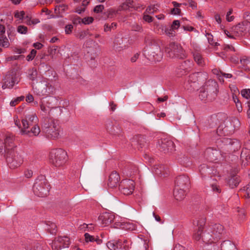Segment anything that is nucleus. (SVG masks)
<instances>
[{
  "instance_id": "34",
  "label": "nucleus",
  "mask_w": 250,
  "mask_h": 250,
  "mask_svg": "<svg viewBox=\"0 0 250 250\" xmlns=\"http://www.w3.org/2000/svg\"><path fill=\"white\" fill-rule=\"evenodd\" d=\"M46 83H41L35 88L37 94L40 96H45L42 92L46 90Z\"/></svg>"
},
{
  "instance_id": "52",
  "label": "nucleus",
  "mask_w": 250,
  "mask_h": 250,
  "mask_svg": "<svg viewBox=\"0 0 250 250\" xmlns=\"http://www.w3.org/2000/svg\"><path fill=\"white\" fill-rule=\"evenodd\" d=\"M154 169L155 170V172L156 174L161 175L165 174L164 173V171H163V170H164L163 166L160 165V166H155L154 167Z\"/></svg>"
},
{
  "instance_id": "48",
  "label": "nucleus",
  "mask_w": 250,
  "mask_h": 250,
  "mask_svg": "<svg viewBox=\"0 0 250 250\" xmlns=\"http://www.w3.org/2000/svg\"><path fill=\"white\" fill-rule=\"evenodd\" d=\"M117 24L116 22H112L110 25L106 23L104 25V31L106 32L111 31L112 29L116 28Z\"/></svg>"
},
{
  "instance_id": "30",
  "label": "nucleus",
  "mask_w": 250,
  "mask_h": 250,
  "mask_svg": "<svg viewBox=\"0 0 250 250\" xmlns=\"http://www.w3.org/2000/svg\"><path fill=\"white\" fill-rule=\"evenodd\" d=\"M208 95H209L208 94L207 92H206V90L205 89L204 87H203V88L200 90V91L199 92V99L204 103L213 101L212 100H210L209 98Z\"/></svg>"
},
{
  "instance_id": "64",
  "label": "nucleus",
  "mask_w": 250,
  "mask_h": 250,
  "mask_svg": "<svg viewBox=\"0 0 250 250\" xmlns=\"http://www.w3.org/2000/svg\"><path fill=\"white\" fill-rule=\"evenodd\" d=\"M172 250H192L191 249H188L185 248V247L180 245V244H176Z\"/></svg>"
},
{
  "instance_id": "13",
  "label": "nucleus",
  "mask_w": 250,
  "mask_h": 250,
  "mask_svg": "<svg viewBox=\"0 0 250 250\" xmlns=\"http://www.w3.org/2000/svg\"><path fill=\"white\" fill-rule=\"evenodd\" d=\"M19 82L18 77L17 76L15 72H11L7 74L3 79V84L2 88L4 89L5 88H11L15 83Z\"/></svg>"
},
{
  "instance_id": "36",
  "label": "nucleus",
  "mask_w": 250,
  "mask_h": 250,
  "mask_svg": "<svg viewBox=\"0 0 250 250\" xmlns=\"http://www.w3.org/2000/svg\"><path fill=\"white\" fill-rule=\"evenodd\" d=\"M121 245L119 246V248H121L123 250H129L131 248V242L130 240H125L123 242L120 241Z\"/></svg>"
},
{
  "instance_id": "15",
  "label": "nucleus",
  "mask_w": 250,
  "mask_h": 250,
  "mask_svg": "<svg viewBox=\"0 0 250 250\" xmlns=\"http://www.w3.org/2000/svg\"><path fill=\"white\" fill-rule=\"evenodd\" d=\"M190 185L189 177L186 175L178 176L175 181V187L187 189Z\"/></svg>"
},
{
  "instance_id": "7",
  "label": "nucleus",
  "mask_w": 250,
  "mask_h": 250,
  "mask_svg": "<svg viewBox=\"0 0 250 250\" xmlns=\"http://www.w3.org/2000/svg\"><path fill=\"white\" fill-rule=\"evenodd\" d=\"M5 157L9 167L12 169L20 167L23 162L21 156L15 150H11L5 153Z\"/></svg>"
},
{
  "instance_id": "63",
  "label": "nucleus",
  "mask_w": 250,
  "mask_h": 250,
  "mask_svg": "<svg viewBox=\"0 0 250 250\" xmlns=\"http://www.w3.org/2000/svg\"><path fill=\"white\" fill-rule=\"evenodd\" d=\"M223 49L226 52L228 51H235L234 47L231 45H224L223 46Z\"/></svg>"
},
{
  "instance_id": "40",
  "label": "nucleus",
  "mask_w": 250,
  "mask_h": 250,
  "mask_svg": "<svg viewBox=\"0 0 250 250\" xmlns=\"http://www.w3.org/2000/svg\"><path fill=\"white\" fill-rule=\"evenodd\" d=\"M240 61L243 68L245 70H248L249 68L248 66V64L250 63L249 58L244 56L240 59Z\"/></svg>"
},
{
  "instance_id": "5",
  "label": "nucleus",
  "mask_w": 250,
  "mask_h": 250,
  "mask_svg": "<svg viewBox=\"0 0 250 250\" xmlns=\"http://www.w3.org/2000/svg\"><path fill=\"white\" fill-rule=\"evenodd\" d=\"M68 159L67 152L61 148L51 150L49 154V161L56 167H63Z\"/></svg>"
},
{
  "instance_id": "4",
  "label": "nucleus",
  "mask_w": 250,
  "mask_h": 250,
  "mask_svg": "<svg viewBox=\"0 0 250 250\" xmlns=\"http://www.w3.org/2000/svg\"><path fill=\"white\" fill-rule=\"evenodd\" d=\"M50 188V185L43 176H39L36 179L33 187L34 194L41 197L46 196L49 193Z\"/></svg>"
},
{
  "instance_id": "47",
  "label": "nucleus",
  "mask_w": 250,
  "mask_h": 250,
  "mask_svg": "<svg viewBox=\"0 0 250 250\" xmlns=\"http://www.w3.org/2000/svg\"><path fill=\"white\" fill-rule=\"evenodd\" d=\"M24 96H21L16 98L13 99L10 103V105L11 106H15L18 104L20 102L23 101Z\"/></svg>"
},
{
  "instance_id": "46",
  "label": "nucleus",
  "mask_w": 250,
  "mask_h": 250,
  "mask_svg": "<svg viewBox=\"0 0 250 250\" xmlns=\"http://www.w3.org/2000/svg\"><path fill=\"white\" fill-rule=\"evenodd\" d=\"M47 230L52 234H55L57 231V226L56 224L52 222H49V224H47Z\"/></svg>"
},
{
  "instance_id": "20",
  "label": "nucleus",
  "mask_w": 250,
  "mask_h": 250,
  "mask_svg": "<svg viewBox=\"0 0 250 250\" xmlns=\"http://www.w3.org/2000/svg\"><path fill=\"white\" fill-rule=\"evenodd\" d=\"M120 177L116 171H113L109 176L108 186L111 188L116 187L119 184Z\"/></svg>"
},
{
  "instance_id": "9",
  "label": "nucleus",
  "mask_w": 250,
  "mask_h": 250,
  "mask_svg": "<svg viewBox=\"0 0 250 250\" xmlns=\"http://www.w3.org/2000/svg\"><path fill=\"white\" fill-rule=\"evenodd\" d=\"M203 87L209 95V98L212 101L215 100L219 92L217 83L214 80H209L205 83Z\"/></svg>"
},
{
  "instance_id": "59",
  "label": "nucleus",
  "mask_w": 250,
  "mask_h": 250,
  "mask_svg": "<svg viewBox=\"0 0 250 250\" xmlns=\"http://www.w3.org/2000/svg\"><path fill=\"white\" fill-rule=\"evenodd\" d=\"M213 73L216 75L218 76V78L220 82H224V79L221 76V72L222 71L217 70V69H214L212 70Z\"/></svg>"
},
{
  "instance_id": "50",
  "label": "nucleus",
  "mask_w": 250,
  "mask_h": 250,
  "mask_svg": "<svg viewBox=\"0 0 250 250\" xmlns=\"http://www.w3.org/2000/svg\"><path fill=\"white\" fill-rule=\"evenodd\" d=\"M232 13L233 9L232 8H230L226 14V19L228 22H231L234 19V16L232 15Z\"/></svg>"
},
{
  "instance_id": "2",
  "label": "nucleus",
  "mask_w": 250,
  "mask_h": 250,
  "mask_svg": "<svg viewBox=\"0 0 250 250\" xmlns=\"http://www.w3.org/2000/svg\"><path fill=\"white\" fill-rule=\"evenodd\" d=\"M206 223V218L204 217L196 219L193 221V224L195 226V233L193 234V238L196 241L201 239L205 243H215L216 240L212 236L211 231L210 230L209 227L203 232V229Z\"/></svg>"
},
{
  "instance_id": "57",
  "label": "nucleus",
  "mask_w": 250,
  "mask_h": 250,
  "mask_svg": "<svg viewBox=\"0 0 250 250\" xmlns=\"http://www.w3.org/2000/svg\"><path fill=\"white\" fill-rule=\"evenodd\" d=\"M37 54V51L35 49H32L30 53L27 56L26 60L28 61H32L35 58Z\"/></svg>"
},
{
  "instance_id": "62",
  "label": "nucleus",
  "mask_w": 250,
  "mask_h": 250,
  "mask_svg": "<svg viewBox=\"0 0 250 250\" xmlns=\"http://www.w3.org/2000/svg\"><path fill=\"white\" fill-rule=\"evenodd\" d=\"M180 23L178 20H175L173 21L170 28L173 30L177 29L180 26Z\"/></svg>"
},
{
  "instance_id": "43",
  "label": "nucleus",
  "mask_w": 250,
  "mask_h": 250,
  "mask_svg": "<svg viewBox=\"0 0 250 250\" xmlns=\"http://www.w3.org/2000/svg\"><path fill=\"white\" fill-rule=\"evenodd\" d=\"M60 237L62 239V241H61V242H60V244L62 246V248H68L70 244L69 238L67 236Z\"/></svg>"
},
{
  "instance_id": "6",
  "label": "nucleus",
  "mask_w": 250,
  "mask_h": 250,
  "mask_svg": "<svg viewBox=\"0 0 250 250\" xmlns=\"http://www.w3.org/2000/svg\"><path fill=\"white\" fill-rule=\"evenodd\" d=\"M165 52L167 57L174 58L184 59L186 57L182 47L174 42H171L165 47Z\"/></svg>"
},
{
  "instance_id": "26",
  "label": "nucleus",
  "mask_w": 250,
  "mask_h": 250,
  "mask_svg": "<svg viewBox=\"0 0 250 250\" xmlns=\"http://www.w3.org/2000/svg\"><path fill=\"white\" fill-rule=\"evenodd\" d=\"M132 142L134 143L135 145L140 146L141 148L145 146L146 144L144 136L141 135H137L134 136L132 138Z\"/></svg>"
},
{
  "instance_id": "51",
  "label": "nucleus",
  "mask_w": 250,
  "mask_h": 250,
  "mask_svg": "<svg viewBox=\"0 0 250 250\" xmlns=\"http://www.w3.org/2000/svg\"><path fill=\"white\" fill-rule=\"evenodd\" d=\"M25 12L23 11H16L14 13V17L19 20H23L24 17Z\"/></svg>"
},
{
  "instance_id": "11",
  "label": "nucleus",
  "mask_w": 250,
  "mask_h": 250,
  "mask_svg": "<svg viewBox=\"0 0 250 250\" xmlns=\"http://www.w3.org/2000/svg\"><path fill=\"white\" fill-rule=\"evenodd\" d=\"M135 187V183L133 180H123L119 185V189L124 195H128L131 194Z\"/></svg>"
},
{
  "instance_id": "61",
  "label": "nucleus",
  "mask_w": 250,
  "mask_h": 250,
  "mask_svg": "<svg viewBox=\"0 0 250 250\" xmlns=\"http://www.w3.org/2000/svg\"><path fill=\"white\" fill-rule=\"evenodd\" d=\"M104 6L103 5H102V4L96 5L94 7V8L93 9V11L95 13H101L104 10Z\"/></svg>"
},
{
  "instance_id": "29",
  "label": "nucleus",
  "mask_w": 250,
  "mask_h": 250,
  "mask_svg": "<svg viewBox=\"0 0 250 250\" xmlns=\"http://www.w3.org/2000/svg\"><path fill=\"white\" fill-rule=\"evenodd\" d=\"M205 154L210 161H214L217 159V155L218 154V152L215 149L214 150L211 148H208L206 149Z\"/></svg>"
},
{
  "instance_id": "16",
  "label": "nucleus",
  "mask_w": 250,
  "mask_h": 250,
  "mask_svg": "<svg viewBox=\"0 0 250 250\" xmlns=\"http://www.w3.org/2000/svg\"><path fill=\"white\" fill-rule=\"evenodd\" d=\"M210 230L211 231L212 236L216 241L220 239L224 232V227L219 224H215L209 226Z\"/></svg>"
},
{
  "instance_id": "17",
  "label": "nucleus",
  "mask_w": 250,
  "mask_h": 250,
  "mask_svg": "<svg viewBox=\"0 0 250 250\" xmlns=\"http://www.w3.org/2000/svg\"><path fill=\"white\" fill-rule=\"evenodd\" d=\"M202 74L201 72L194 73L190 75L188 80V83L190 85L191 89L195 90L199 87L197 82L199 81V78L201 76Z\"/></svg>"
},
{
  "instance_id": "55",
  "label": "nucleus",
  "mask_w": 250,
  "mask_h": 250,
  "mask_svg": "<svg viewBox=\"0 0 250 250\" xmlns=\"http://www.w3.org/2000/svg\"><path fill=\"white\" fill-rule=\"evenodd\" d=\"M133 2V0H126V2L123 4L122 7L123 9L132 8Z\"/></svg>"
},
{
  "instance_id": "53",
  "label": "nucleus",
  "mask_w": 250,
  "mask_h": 250,
  "mask_svg": "<svg viewBox=\"0 0 250 250\" xmlns=\"http://www.w3.org/2000/svg\"><path fill=\"white\" fill-rule=\"evenodd\" d=\"M28 28L24 25H19L17 27V31L21 34H26L27 33Z\"/></svg>"
},
{
  "instance_id": "12",
  "label": "nucleus",
  "mask_w": 250,
  "mask_h": 250,
  "mask_svg": "<svg viewBox=\"0 0 250 250\" xmlns=\"http://www.w3.org/2000/svg\"><path fill=\"white\" fill-rule=\"evenodd\" d=\"M159 149L165 153H171L175 150L174 143L167 138L161 139L158 142Z\"/></svg>"
},
{
  "instance_id": "41",
  "label": "nucleus",
  "mask_w": 250,
  "mask_h": 250,
  "mask_svg": "<svg viewBox=\"0 0 250 250\" xmlns=\"http://www.w3.org/2000/svg\"><path fill=\"white\" fill-rule=\"evenodd\" d=\"M9 45L10 43L7 38L3 36H0V46L2 47L7 48Z\"/></svg>"
},
{
  "instance_id": "44",
  "label": "nucleus",
  "mask_w": 250,
  "mask_h": 250,
  "mask_svg": "<svg viewBox=\"0 0 250 250\" xmlns=\"http://www.w3.org/2000/svg\"><path fill=\"white\" fill-rule=\"evenodd\" d=\"M250 155V150L246 148H243L241 151L240 157L241 159L245 160L249 159Z\"/></svg>"
},
{
  "instance_id": "10",
  "label": "nucleus",
  "mask_w": 250,
  "mask_h": 250,
  "mask_svg": "<svg viewBox=\"0 0 250 250\" xmlns=\"http://www.w3.org/2000/svg\"><path fill=\"white\" fill-rule=\"evenodd\" d=\"M249 23L244 21L232 27V33L235 37L244 36L249 34L248 30H249Z\"/></svg>"
},
{
  "instance_id": "42",
  "label": "nucleus",
  "mask_w": 250,
  "mask_h": 250,
  "mask_svg": "<svg viewBox=\"0 0 250 250\" xmlns=\"http://www.w3.org/2000/svg\"><path fill=\"white\" fill-rule=\"evenodd\" d=\"M38 75V72L35 68H32L29 70L28 78L30 80L34 81L36 79Z\"/></svg>"
},
{
  "instance_id": "31",
  "label": "nucleus",
  "mask_w": 250,
  "mask_h": 250,
  "mask_svg": "<svg viewBox=\"0 0 250 250\" xmlns=\"http://www.w3.org/2000/svg\"><path fill=\"white\" fill-rule=\"evenodd\" d=\"M84 236L85 242L87 243L96 242L97 244H100L102 242V240L100 239L97 236L91 235L88 233H85Z\"/></svg>"
},
{
  "instance_id": "24",
  "label": "nucleus",
  "mask_w": 250,
  "mask_h": 250,
  "mask_svg": "<svg viewBox=\"0 0 250 250\" xmlns=\"http://www.w3.org/2000/svg\"><path fill=\"white\" fill-rule=\"evenodd\" d=\"M240 182V178L237 175H232L230 176L227 181L228 185L231 188L236 187L239 184Z\"/></svg>"
},
{
  "instance_id": "21",
  "label": "nucleus",
  "mask_w": 250,
  "mask_h": 250,
  "mask_svg": "<svg viewBox=\"0 0 250 250\" xmlns=\"http://www.w3.org/2000/svg\"><path fill=\"white\" fill-rule=\"evenodd\" d=\"M55 100L53 98H49L47 99L43 100L40 103L41 109L44 112L47 113L54 106L52 104L53 101Z\"/></svg>"
},
{
  "instance_id": "18",
  "label": "nucleus",
  "mask_w": 250,
  "mask_h": 250,
  "mask_svg": "<svg viewBox=\"0 0 250 250\" xmlns=\"http://www.w3.org/2000/svg\"><path fill=\"white\" fill-rule=\"evenodd\" d=\"M194 62L197 64L200 67H203L205 65V60L203 57L201 51L197 49H195L191 52Z\"/></svg>"
},
{
  "instance_id": "22",
  "label": "nucleus",
  "mask_w": 250,
  "mask_h": 250,
  "mask_svg": "<svg viewBox=\"0 0 250 250\" xmlns=\"http://www.w3.org/2000/svg\"><path fill=\"white\" fill-rule=\"evenodd\" d=\"M4 143V152L7 153L9 151L11 150H15L14 145L13 144L14 139L12 136H8L5 138Z\"/></svg>"
},
{
  "instance_id": "3",
  "label": "nucleus",
  "mask_w": 250,
  "mask_h": 250,
  "mask_svg": "<svg viewBox=\"0 0 250 250\" xmlns=\"http://www.w3.org/2000/svg\"><path fill=\"white\" fill-rule=\"evenodd\" d=\"M42 133L47 138L55 139L59 137L60 126L58 121L53 118L44 117L42 121Z\"/></svg>"
},
{
  "instance_id": "45",
  "label": "nucleus",
  "mask_w": 250,
  "mask_h": 250,
  "mask_svg": "<svg viewBox=\"0 0 250 250\" xmlns=\"http://www.w3.org/2000/svg\"><path fill=\"white\" fill-rule=\"evenodd\" d=\"M123 226L124 229L130 231L135 230L136 229V225L130 222H125Z\"/></svg>"
},
{
  "instance_id": "54",
  "label": "nucleus",
  "mask_w": 250,
  "mask_h": 250,
  "mask_svg": "<svg viewBox=\"0 0 250 250\" xmlns=\"http://www.w3.org/2000/svg\"><path fill=\"white\" fill-rule=\"evenodd\" d=\"M115 15L116 12L115 11L109 10L104 13V18H112Z\"/></svg>"
},
{
  "instance_id": "28",
  "label": "nucleus",
  "mask_w": 250,
  "mask_h": 250,
  "mask_svg": "<svg viewBox=\"0 0 250 250\" xmlns=\"http://www.w3.org/2000/svg\"><path fill=\"white\" fill-rule=\"evenodd\" d=\"M220 250H235L236 248L235 245L229 240L224 241L221 244Z\"/></svg>"
},
{
  "instance_id": "14",
  "label": "nucleus",
  "mask_w": 250,
  "mask_h": 250,
  "mask_svg": "<svg viewBox=\"0 0 250 250\" xmlns=\"http://www.w3.org/2000/svg\"><path fill=\"white\" fill-rule=\"evenodd\" d=\"M223 142L226 146L227 149L229 150L230 152L237 151L241 147L240 142L237 139L224 138L223 140Z\"/></svg>"
},
{
  "instance_id": "39",
  "label": "nucleus",
  "mask_w": 250,
  "mask_h": 250,
  "mask_svg": "<svg viewBox=\"0 0 250 250\" xmlns=\"http://www.w3.org/2000/svg\"><path fill=\"white\" fill-rule=\"evenodd\" d=\"M68 8L67 5L62 4L57 5L55 8V12L57 14H62Z\"/></svg>"
},
{
  "instance_id": "37",
  "label": "nucleus",
  "mask_w": 250,
  "mask_h": 250,
  "mask_svg": "<svg viewBox=\"0 0 250 250\" xmlns=\"http://www.w3.org/2000/svg\"><path fill=\"white\" fill-rule=\"evenodd\" d=\"M46 90L42 92L45 96L53 94L55 92V88L50 83H46Z\"/></svg>"
},
{
  "instance_id": "25",
  "label": "nucleus",
  "mask_w": 250,
  "mask_h": 250,
  "mask_svg": "<svg viewBox=\"0 0 250 250\" xmlns=\"http://www.w3.org/2000/svg\"><path fill=\"white\" fill-rule=\"evenodd\" d=\"M200 174L203 177L209 176L212 173V169L209 167L207 165L203 164L200 165L199 167Z\"/></svg>"
},
{
  "instance_id": "38",
  "label": "nucleus",
  "mask_w": 250,
  "mask_h": 250,
  "mask_svg": "<svg viewBox=\"0 0 250 250\" xmlns=\"http://www.w3.org/2000/svg\"><path fill=\"white\" fill-rule=\"evenodd\" d=\"M172 3L174 7L171 10V13L173 15H179L181 13V10L178 7L181 4L176 1H173Z\"/></svg>"
},
{
  "instance_id": "23",
  "label": "nucleus",
  "mask_w": 250,
  "mask_h": 250,
  "mask_svg": "<svg viewBox=\"0 0 250 250\" xmlns=\"http://www.w3.org/2000/svg\"><path fill=\"white\" fill-rule=\"evenodd\" d=\"M186 189L175 187L173 191L175 199L177 201H181L184 199L186 196Z\"/></svg>"
},
{
  "instance_id": "32",
  "label": "nucleus",
  "mask_w": 250,
  "mask_h": 250,
  "mask_svg": "<svg viewBox=\"0 0 250 250\" xmlns=\"http://www.w3.org/2000/svg\"><path fill=\"white\" fill-rule=\"evenodd\" d=\"M120 245H121L120 241H111L106 244L107 247L110 250H123L121 248H119Z\"/></svg>"
},
{
  "instance_id": "58",
  "label": "nucleus",
  "mask_w": 250,
  "mask_h": 250,
  "mask_svg": "<svg viewBox=\"0 0 250 250\" xmlns=\"http://www.w3.org/2000/svg\"><path fill=\"white\" fill-rule=\"evenodd\" d=\"M244 190L245 192L244 196L247 198H250V182L244 187Z\"/></svg>"
},
{
  "instance_id": "27",
  "label": "nucleus",
  "mask_w": 250,
  "mask_h": 250,
  "mask_svg": "<svg viewBox=\"0 0 250 250\" xmlns=\"http://www.w3.org/2000/svg\"><path fill=\"white\" fill-rule=\"evenodd\" d=\"M125 169L126 174L129 176L136 175L139 172L138 167L134 165H129L126 166Z\"/></svg>"
},
{
  "instance_id": "49",
  "label": "nucleus",
  "mask_w": 250,
  "mask_h": 250,
  "mask_svg": "<svg viewBox=\"0 0 250 250\" xmlns=\"http://www.w3.org/2000/svg\"><path fill=\"white\" fill-rule=\"evenodd\" d=\"M87 35L91 36V35L89 34V31L87 30H83L82 31L76 35V37L80 40L84 39Z\"/></svg>"
},
{
  "instance_id": "56",
  "label": "nucleus",
  "mask_w": 250,
  "mask_h": 250,
  "mask_svg": "<svg viewBox=\"0 0 250 250\" xmlns=\"http://www.w3.org/2000/svg\"><path fill=\"white\" fill-rule=\"evenodd\" d=\"M242 96L247 99H250V89H243L241 91Z\"/></svg>"
},
{
  "instance_id": "33",
  "label": "nucleus",
  "mask_w": 250,
  "mask_h": 250,
  "mask_svg": "<svg viewBox=\"0 0 250 250\" xmlns=\"http://www.w3.org/2000/svg\"><path fill=\"white\" fill-rule=\"evenodd\" d=\"M62 241L61 237L56 238L52 242L51 247L53 250H60L62 249V246L61 245L60 242Z\"/></svg>"
},
{
  "instance_id": "1",
  "label": "nucleus",
  "mask_w": 250,
  "mask_h": 250,
  "mask_svg": "<svg viewBox=\"0 0 250 250\" xmlns=\"http://www.w3.org/2000/svg\"><path fill=\"white\" fill-rule=\"evenodd\" d=\"M38 122V118L35 113L26 114L25 118L21 120V135L29 137L38 136L41 131L40 127L37 125Z\"/></svg>"
},
{
  "instance_id": "19",
  "label": "nucleus",
  "mask_w": 250,
  "mask_h": 250,
  "mask_svg": "<svg viewBox=\"0 0 250 250\" xmlns=\"http://www.w3.org/2000/svg\"><path fill=\"white\" fill-rule=\"evenodd\" d=\"M114 218V215L112 213L105 212L100 215L99 219L101 221L102 224L105 226L111 224L113 221Z\"/></svg>"
},
{
  "instance_id": "8",
  "label": "nucleus",
  "mask_w": 250,
  "mask_h": 250,
  "mask_svg": "<svg viewBox=\"0 0 250 250\" xmlns=\"http://www.w3.org/2000/svg\"><path fill=\"white\" fill-rule=\"evenodd\" d=\"M148 59L155 62L161 61L163 58V53L160 47L157 44H151L146 50Z\"/></svg>"
},
{
  "instance_id": "35",
  "label": "nucleus",
  "mask_w": 250,
  "mask_h": 250,
  "mask_svg": "<svg viewBox=\"0 0 250 250\" xmlns=\"http://www.w3.org/2000/svg\"><path fill=\"white\" fill-rule=\"evenodd\" d=\"M93 18L91 17H88L84 18L83 19L78 18L75 19V21L78 22L79 23L82 22L84 24H89L93 22Z\"/></svg>"
},
{
  "instance_id": "60",
  "label": "nucleus",
  "mask_w": 250,
  "mask_h": 250,
  "mask_svg": "<svg viewBox=\"0 0 250 250\" xmlns=\"http://www.w3.org/2000/svg\"><path fill=\"white\" fill-rule=\"evenodd\" d=\"M211 187L213 191L215 193H219L221 192L220 187L216 184H212Z\"/></svg>"
}]
</instances>
